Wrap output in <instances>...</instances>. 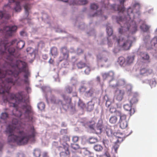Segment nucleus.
Instances as JSON below:
<instances>
[{"mask_svg": "<svg viewBox=\"0 0 157 157\" xmlns=\"http://www.w3.org/2000/svg\"><path fill=\"white\" fill-rule=\"evenodd\" d=\"M1 41L0 46V59H6L11 63L7 67L0 68V94H7L5 96L4 94L3 99L4 102L8 101L10 106L13 107L14 109L13 114L18 117H20L23 114L24 117L29 121H32L33 119L34 112L30 105L26 104L22 106V109L25 111L24 113L18 110L16 103H25L26 100L22 95V92H20L16 94L10 93L9 90L11 85L21 86L23 82L28 84L29 83L28 77L29 73L27 69V64L25 62L17 60L15 64L13 62V57H18L19 54H15V49L10 46L7 47L8 43L7 42L2 43Z\"/></svg>", "mask_w": 157, "mask_h": 157, "instance_id": "nucleus-1", "label": "nucleus"}, {"mask_svg": "<svg viewBox=\"0 0 157 157\" xmlns=\"http://www.w3.org/2000/svg\"><path fill=\"white\" fill-rule=\"evenodd\" d=\"M12 123V124L8 126L6 131V133L10 134L8 138V143H16L19 145H22L27 144L29 141L31 143L35 142L37 132L33 125L22 130H17L16 133L18 134L17 136L12 134L17 130L16 124L17 123V120L13 119Z\"/></svg>", "mask_w": 157, "mask_h": 157, "instance_id": "nucleus-2", "label": "nucleus"}, {"mask_svg": "<svg viewBox=\"0 0 157 157\" xmlns=\"http://www.w3.org/2000/svg\"><path fill=\"white\" fill-rule=\"evenodd\" d=\"M61 96L63 100L56 98L54 95H52L49 99L47 98L46 100L48 102H50L52 104L61 106L66 110L69 109L72 111L75 110V105L72 103L71 98L65 94H62Z\"/></svg>", "mask_w": 157, "mask_h": 157, "instance_id": "nucleus-3", "label": "nucleus"}, {"mask_svg": "<svg viewBox=\"0 0 157 157\" xmlns=\"http://www.w3.org/2000/svg\"><path fill=\"white\" fill-rule=\"evenodd\" d=\"M132 37L121 36L117 38L116 36L113 37L114 41L117 42L118 45H119L124 50L129 49L132 46Z\"/></svg>", "mask_w": 157, "mask_h": 157, "instance_id": "nucleus-4", "label": "nucleus"}, {"mask_svg": "<svg viewBox=\"0 0 157 157\" xmlns=\"http://www.w3.org/2000/svg\"><path fill=\"white\" fill-rule=\"evenodd\" d=\"M117 23L121 25L122 23H124V26H121V28L119 29V33L121 34H122L123 33V29L125 28L127 31L130 30L132 33H135L137 30V26L136 24L133 22H132V24L128 26L129 22L125 23V21L124 19H123L121 17H117Z\"/></svg>", "mask_w": 157, "mask_h": 157, "instance_id": "nucleus-5", "label": "nucleus"}, {"mask_svg": "<svg viewBox=\"0 0 157 157\" xmlns=\"http://www.w3.org/2000/svg\"><path fill=\"white\" fill-rule=\"evenodd\" d=\"M79 91L81 93H84V96L89 98L93 96L95 90L92 87H91L88 89L87 87L84 86H82L79 88Z\"/></svg>", "mask_w": 157, "mask_h": 157, "instance_id": "nucleus-6", "label": "nucleus"}, {"mask_svg": "<svg viewBox=\"0 0 157 157\" xmlns=\"http://www.w3.org/2000/svg\"><path fill=\"white\" fill-rule=\"evenodd\" d=\"M17 27L16 26H13L11 27L6 26L3 28V30L0 31L5 34V36L6 38L9 37L11 36H13V33L15 32L17 29Z\"/></svg>", "mask_w": 157, "mask_h": 157, "instance_id": "nucleus-7", "label": "nucleus"}, {"mask_svg": "<svg viewBox=\"0 0 157 157\" xmlns=\"http://www.w3.org/2000/svg\"><path fill=\"white\" fill-rule=\"evenodd\" d=\"M132 88L130 86V89L128 90V92L129 94L131 93L130 95H129L128 100L131 105L136 103L138 101L137 99L138 94L136 93H132L131 92Z\"/></svg>", "mask_w": 157, "mask_h": 157, "instance_id": "nucleus-8", "label": "nucleus"}, {"mask_svg": "<svg viewBox=\"0 0 157 157\" xmlns=\"http://www.w3.org/2000/svg\"><path fill=\"white\" fill-rule=\"evenodd\" d=\"M60 51L62 53L59 58V61L61 62L64 60H67L69 56V52L66 47L62 48Z\"/></svg>", "mask_w": 157, "mask_h": 157, "instance_id": "nucleus-9", "label": "nucleus"}, {"mask_svg": "<svg viewBox=\"0 0 157 157\" xmlns=\"http://www.w3.org/2000/svg\"><path fill=\"white\" fill-rule=\"evenodd\" d=\"M102 76L104 80H108L109 83H110L114 79V73L112 71H109L108 72L103 74Z\"/></svg>", "mask_w": 157, "mask_h": 157, "instance_id": "nucleus-10", "label": "nucleus"}, {"mask_svg": "<svg viewBox=\"0 0 157 157\" xmlns=\"http://www.w3.org/2000/svg\"><path fill=\"white\" fill-rule=\"evenodd\" d=\"M124 94V90L117 89L115 91L114 98L117 101H121L123 99Z\"/></svg>", "mask_w": 157, "mask_h": 157, "instance_id": "nucleus-11", "label": "nucleus"}, {"mask_svg": "<svg viewBox=\"0 0 157 157\" xmlns=\"http://www.w3.org/2000/svg\"><path fill=\"white\" fill-rule=\"evenodd\" d=\"M29 0H8L9 3L15 2L16 6L14 8L16 12H20L21 10L20 3L22 1H27Z\"/></svg>", "mask_w": 157, "mask_h": 157, "instance_id": "nucleus-12", "label": "nucleus"}, {"mask_svg": "<svg viewBox=\"0 0 157 157\" xmlns=\"http://www.w3.org/2000/svg\"><path fill=\"white\" fill-rule=\"evenodd\" d=\"M16 43V48L17 49L21 50L24 47L25 43L24 41L22 40H20L18 42L17 40L15 39L12 40L11 42V45H13Z\"/></svg>", "mask_w": 157, "mask_h": 157, "instance_id": "nucleus-13", "label": "nucleus"}, {"mask_svg": "<svg viewBox=\"0 0 157 157\" xmlns=\"http://www.w3.org/2000/svg\"><path fill=\"white\" fill-rule=\"evenodd\" d=\"M130 133L128 134H126L125 133H121L120 135L121 136H120L119 133H117L116 135H115V138L117 140L116 143H121L124 140L125 138V137L128 136Z\"/></svg>", "mask_w": 157, "mask_h": 157, "instance_id": "nucleus-14", "label": "nucleus"}, {"mask_svg": "<svg viewBox=\"0 0 157 157\" xmlns=\"http://www.w3.org/2000/svg\"><path fill=\"white\" fill-rule=\"evenodd\" d=\"M152 72V69H147L146 68H142L140 69V74L141 75H148L151 74Z\"/></svg>", "mask_w": 157, "mask_h": 157, "instance_id": "nucleus-15", "label": "nucleus"}, {"mask_svg": "<svg viewBox=\"0 0 157 157\" xmlns=\"http://www.w3.org/2000/svg\"><path fill=\"white\" fill-rule=\"evenodd\" d=\"M125 1V0H121L120 2L121 4H122V6L115 5H114V9L115 10H117L120 12L124 11L125 10V8L123 6V4Z\"/></svg>", "mask_w": 157, "mask_h": 157, "instance_id": "nucleus-16", "label": "nucleus"}, {"mask_svg": "<svg viewBox=\"0 0 157 157\" xmlns=\"http://www.w3.org/2000/svg\"><path fill=\"white\" fill-rule=\"evenodd\" d=\"M132 105L131 104L130 105H129V104H126L124 106V109L125 110L129 111L130 116L133 114L135 112L134 109L132 108Z\"/></svg>", "mask_w": 157, "mask_h": 157, "instance_id": "nucleus-17", "label": "nucleus"}, {"mask_svg": "<svg viewBox=\"0 0 157 157\" xmlns=\"http://www.w3.org/2000/svg\"><path fill=\"white\" fill-rule=\"evenodd\" d=\"M58 52L57 48L55 47H52L50 50V54L54 57L58 55Z\"/></svg>", "mask_w": 157, "mask_h": 157, "instance_id": "nucleus-18", "label": "nucleus"}, {"mask_svg": "<svg viewBox=\"0 0 157 157\" xmlns=\"http://www.w3.org/2000/svg\"><path fill=\"white\" fill-rule=\"evenodd\" d=\"M10 17V15L6 13L5 12L0 11V19L3 18L6 21L8 20Z\"/></svg>", "mask_w": 157, "mask_h": 157, "instance_id": "nucleus-19", "label": "nucleus"}, {"mask_svg": "<svg viewBox=\"0 0 157 157\" xmlns=\"http://www.w3.org/2000/svg\"><path fill=\"white\" fill-rule=\"evenodd\" d=\"M119 65L122 67H125L126 66V59L123 57L121 56L119 57L117 61Z\"/></svg>", "mask_w": 157, "mask_h": 157, "instance_id": "nucleus-20", "label": "nucleus"}, {"mask_svg": "<svg viewBox=\"0 0 157 157\" xmlns=\"http://www.w3.org/2000/svg\"><path fill=\"white\" fill-rule=\"evenodd\" d=\"M24 7L25 10V13L28 16L29 15V10L31 8V5L28 3L26 2L24 6Z\"/></svg>", "mask_w": 157, "mask_h": 157, "instance_id": "nucleus-21", "label": "nucleus"}, {"mask_svg": "<svg viewBox=\"0 0 157 157\" xmlns=\"http://www.w3.org/2000/svg\"><path fill=\"white\" fill-rule=\"evenodd\" d=\"M64 150L65 152H60L59 153L60 157H68L70 154L69 151L67 150V148L65 147Z\"/></svg>", "mask_w": 157, "mask_h": 157, "instance_id": "nucleus-22", "label": "nucleus"}, {"mask_svg": "<svg viewBox=\"0 0 157 157\" xmlns=\"http://www.w3.org/2000/svg\"><path fill=\"white\" fill-rule=\"evenodd\" d=\"M134 59V56H128L125 59L126 65H129L132 63L133 62Z\"/></svg>", "mask_w": 157, "mask_h": 157, "instance_id": "nucleus-23", "label": "nucleus"}, {"mask_svg": "<svg viewBox=\"0 0 157 157\" xmlns=\"http://www.w3.org/2000/svg\"><path fill=\"white\" fill-rule=\"evenodd\" d=\"M66 147L67 148V150L69 151V146L66 143L64 144H63L62 146H58L57 147V148L58 150H59L60 152H65L66 151L64 150L65 149V147Z\"/></svg>", "mask_w": 157, "mask_h": 157, "instance_id": "nucleus-24", "label": "nucleus"}, {"mask_svg": "<svg viewBox=\"0 0 157 157\" xmlns=\"http://www.w3.org/2000/svg\"><path fill=\"white\" fill-rule=\"evenodd\" d=\"M87 142L90 144H93L98 141V139L94 137H90L87 140Z\"/></svg>", "mask_w": 157, "mask_h": 157, "instance_id": "nucleus-25", "label": "nucleus"}, {"mask_svg": "<svg viewBox=\"0 0 157 157\" xmlns=\"http://www.w3.org/2000/svg\"><path fill=\"white\" fill-rule=\"evenodd\" d=\"M94 105L91 101L89 102L87 105V109L88 111H91L94 108Z\"/></svg>", "mask_w": 157, "mask_h": 157, "instance_id": "nucleus-26", "label": "nucleus"}, {"mask_svg": "<svg viewBox=\"0 0 157 157\" xmlns=\"http://www.w3.org/2000/svg\"><path fill=\"white\" fill-rule=\"evenodd\" d=\"M120 127L122 129L125 128L128 126L127 121H119Z\"/></svg>", "mask_w": 157, "mask_h": 157, "instance_id": "nucleus-27", "label": "nucleus"}, {"mask_svg": "<svg viewBox=\"0 0 157 157\" xmlns=\"http://www.w3.org/2000/svg\"><path fill=\"white\" fill-rule=\"evenodd\" d=\"M149 26L144 23L142 24L140 26V29L144 32H147L149 30Z\"/></svg>", "mask_w": 157, "mask_h": 157, "instance_id": "nucleus-28", "label": "nucleus"}, {"mask_svg": "<svg viewBox=\"0 0 157 157\" xmlns=\"http://www.w3.org/2000/svg\"><path fill=\"white\" fill-rule=\"evenodd\" d=\"M102 132V128L101 126L99 125L97 126L94 128V131H92V132L95 133L97 134H100Z\"/></svg>", "mask_w": 157, "mask_h": 157, "instance_id": "nucleus-29", "label": "nucleus"}, {"mask_svg": "<svg viewBox=\"0 0 157 157\" xmlns=\"http://www.w3.org/2000/svg\"><path fill=\"white\" fill-rule=\"evenodd\" d=\"M70 140V137L67 135H65L63 137L60 139V142H63L66 143V142L67 141H69Z\"/></svg>", "mask_w": 157, "mask_h": 157, "instance_id": "nucleus-30", "label": "nucleus"}, {"mask_svg": "<svg viewBox=\"0 0 157 157\" xmlns=\"http://www.w3.org/2000/svg\"><path fill=\"white\" fill-rule=\"evenodd\" d=\"M117 118L116 116H113L110 117L109 119V122L112 124H115L117 122Z\"/></svg>", "mask_w": 157, "mask_h": 157, "instance_id": "nucleus-31", "label": "nucleus"}, {"mask_svg": "<svg viewBox=\"0 0 157 157\" xmlns=\"http://www.w3.org/2000/svg\"><path fill=\"white\" fill-rule=\"evenodd\" d=\"M118 114L120 117L119 121H127L126 115L124 114L121 113L120 112H118Z\"/></svg>", "mask_w": 157, "mask_h": 157, "instance_id": "nucleus-32", "label": "nucleus"}, {"mask_svg": "<svg viewBox=\"0 0 157 157\" xmlns=\"http://www.w3.org/2000/svg\"><path fill=\"white\" fill-rule=\"evenodd\" d=\"M78 107L82 109H84L85 107V104L83 103V101L81 100L80 99L78 103Z\"/></svg>", "mask_w": 157, "mask_h": 157, "instance_id": "nucleus-33", "label": "nucleus"}, {"mask_svg": "<svg viewBox=\"0 0 157 157\" xmlns=\"http://www.w3.org/2000/svg\"><path fill=\"white\" fill-rule=\"evenodd\" d=\"M77 66L78 68L82 69L86 67V65L85 63L81 61L77 63Z\"/></svg>", "mask_w": 157, "mask_h": 157, "instance_id": "nucleus-34", "label": "nucleus"}, {"mask_svg": "<svg viewBox=\"0 0 157 157\" xmlns=\"http://www.w3.org/2000/svg\"><path fill=\"white\" fill-rule=\"evenodd\" d=\"M73 91L72 87L70 86H67L65 89V91L66 93L70 94Z\"/></svg>", "mask_w": 157, "mask_h": 157, "instance_id": "nucleus-35", "label": "nucleus"}, {"mask_svg": "<svg viewBox=\"0 0 157 157\" xmlns=\"http://www.w3.org/2000/svg\"><path fill=\"white\" fill-rule=\"evenodd\" d=\"M33 154L35 157H40L41 155V151L40 150L38 149H35Z\"/></svg>", "mask_w": 157, "mask_h": 157, "instance_id": "nucleus-36", "label": "nucleus"}, {"mask_svg": "<svg viewBox=\"0 0 157 157\" xmlns=\"http://www.w3.org/2000/svg\"><path fill=\"white\" fill-rule=\"evenodd\" d=\"M94 148L95 150L97 151H101L103 149L102 147L99 144H96L94 145Z\"/></svg>", "mask_w": 157, "mask_h": 157, "instance_id": "nucleus-37", "label": "nucleus"}, {"mask_svg": "<svg viewBox=\"0 0 157 157\" xmlns=\"http://www.w3.org/2000/svg\"><path fill=\"white\" fill-rule=\"evenodd\" d=\"M106 31L107 34L109 36H110L113 34V30L112 28L110 27H107Z\"/></svg>", "mask_w": 157, "mask_h": 157, "instance_id": "nucleus-38", "label": "nucleus"}, {"mask_svg": "<svg viewBox=\"0 0 157 157\" xmlns=\"http://www.w3.org/2000/svg\"><path fill=\"white\" fill-rule=\"evenodd\" d=\"M37 107L39 109L42 110L44 109L45 105L44 103L41 102L38 104Z\"/></svg>", "mask_w": 157, "mask_h": 157, "instance_id": "nucleus-39", "label": "nucleus"}, {"mask_svg": "<svg viewBox=\"0 0 157 157\" xmlns=\"http://www.w3.org/2000/svg\"><path fill=\"white\" fill-rule=\"evenodd\" d=\"M141 56L143 59L148 60L149 58V56L148 54L145 53L141 54Z\"/></svg>", "mask_w": 157, "mask_h": 157, "instance_id": "nucleus-40", "label": "nucleus"}, {"mask_svg": "<svg viewBox=\"0 0 157 157\" xmlns=\"http://www.w3.org/2000/svg\"><path fill=\"white\" fill-rule=\"evenodd\" d=\"M8 114L7 113H3L1 114L0 117L2 119L5 120L8 117Z\"/></svg>", "mask_w": 157, "mask_h": 157, "instance_id": "nucleus-41", "label": "nucleus"}, {"mask_svg": "<svg viewBox=\"0 0 157 157\" xmlns=\"http://www.w3.org/2000/svg\"><path fill=\"white\" fill-rule=\"evenodd\" d=\"M88 1L87 0H80L76 4L79 5H84L87 4Z\"/></svg>", "mask_w": 157, "mask_h": 157, "instance_id": "nucleus-42", "label": "nucleus"}, {"mask_svg": "<svg viewBox=\"0 0 157 157\" xmlns=\"http://www.w3.org/2000/svg\"><path fill=\"white\" fill-rule=\"evenodd\" d=\"M71 148L75 150H77L79 148V145L76 144H72L71 145Z\"/></svg>", "mask_w": 157, "mask_h": 157, "instance_id": "nucleus-43", "label": "nucleus"}, {"mask_svg": "<svg viewBox=\"0 0 157 157\" xmlns=\"http://www.w3.org/2000/svg\"><path fill=\"white\" fill-rule=\"evenodd\" d=\"M151 44L152 45L155 46L157 44V37H155L153 38L151 41Z\"/></svg>", "mask_w": 157, "mask_h": 157, "instance_id": "nucleus-44", "label": "nucleus"}, {"mask_svg": "<svg viewBox=\"0 0 157 157\" xmlns=\"http://www.w3.org/2000/svg\"><path fill=\"white\" fill-rule=\"evenodd\" d=\"M98 7V6L95 3L92 4L90 5V8L92 10H96Z\"/></svg>", "mask_w": 157, "mask_h": 157, "instance_id": "nucleus-45", "label": "nucleus"}, {"mask_svg": "<svg viewBox=\"0 0 157 157\" xmlns=\"http://www.w3.org/2000/svg\"><path fill=\"white\" fill-rule=\"evenodd\" d=\"M109 111L111 113L115 112L117 114L118 113V112H119V111H117L116 108L113 107H111L110 108Z\"/></svg>", "mask_w": 157, "mask_h": 157, "instance_id": "nucleus-46", "label": "nucleus"}, {"mask_svg": "<svg viewBox=\"0 0 157 157\" xmlns=\"http://www.w3.org/2000/svg\"><path fill=\"white\" fill-rule=\"evenodd\" d=\"M106 134L109 136H111L112 133V130L110 129H106Z\"/></svg>", "mask_w": 157, "mask_h": 157, "instance_id": "nucleus-47", "label": "nucleus"}, {"mask_svg": "<svg viewBox=\"0 0 157 157\" xmlns=\"http://www.w3.org/2000/svg\"><path fill=\"white\" fill-rule=\"evenodd\" d=\"M60 134L64 136L66 135L67 133V130L65 129H62L60 131Z\"/></svg>", "mask_w": 157, "mask_h": 157, "instance_id": "nucleus-48", "label": "nucleus"}, {"mask_svg": "<svg viewBox=\"0 0 157 157\" xmlns=\"http://www.w3.org/2000/svg\"><path fill=\"white\" fill-rule=\"evenodd\" d=\"M102 10H101L99 11H98L97 12L95 13L92 16V17H94L95 16H98L101 15L102 14Z\"/></svg>", "mask_w": 157, "mask_h": 157, "instance_id": "nucleus-49", "label": "nucleus"}, {"mask_svg": "<svg viewBox=\"0 0 157 157\" xmlns=\"http://www.w3.org/2000/svg\"><path fill=\"white\" fill-rule=\"evenodd\" d=\"M117 143H116V142L115 143L114 145L113 146V148L115 150V152H117V151L119 147V145L117 144Z\"/></svg>", "mask_w": 157, "mask_h": 157, "instance_id": "nucleus-50", "label": "nucleus"}, {"mask_svg": "<svg viewBox=\"0 0 157 157\" xmlns=\"http://www.w3.org/2000/svg\"><path fill=\"white\" fill-rule=\"evenodd\" d=\"M74 143L77 142L78 140V137L77 136H74L72 139Z\"/></svg>", "mask_w": 157, "mask_h": 157, "instance_id": "nucleus-51", "label": "nucleus"}, {"mask_svg": "<svg viewBox=\"0 0 157 157\" xmlns=\"http://www.w3.org/2000/svg\"><path fill=\"white\" fill-rule=\"evenodd\" d=\"M90 71V68L88 66L86 67V68L85 69L84 72L86 74H88Z\"/></svg>", "mask_w": 157, "mask_h": 157, "instance_id": "nucleus-52", "label": "nucleus"}, {"mask_svg": "<svg viewBox=\"0 0 157 157\" xmlns=\"http://www.w3.org/2000/svg\"><path fill=\"white\" fill-rule=\"evenodd\" d=\"M94 124H93L91 125H90L89 126V128L90 129V130L92 131H92H94Z\"/></svg>", "mask_w": 157, "mask_h": 157, "instance_id": "nucleus-53", "label": "nucleus"}, {"mask_svg": "<svg viewBox=\"0 0 157 157\" xmlns=\"http://www.w3.org/2000/svg\"><path fill=\"white\" fill-rule=\"evenodd\" d=\"M130 12L131 13H133V11L130 7L127 10L128 14L129 17L130 16L129 15V14L130 13Z\"/></svg>", "mask_w": 157, "mask_h": 157, "instance_id": "nucleus-54", "label": "nucleus"}, {"mask_svg": "<svg viewBox=\"0 0 157 157\" xmlns=\"http://www.w3.org/2000/svg\"><path fill=\"white\" fill-rule=\"evenodd\" d=\"M42 157H48V153L46 152H44L42 154Z\"/></svg>", "mask_w": 157, "mask_h": 157, "instance_id": "nucleus-55", "label": "nucleus"}, {"mask_svg": "<svg viewBox=\"0 0 157 157\" xmlns=\"http://www.w3.org/2000/svg\"><path fill=\"white\" fill-rule=\"evenodd\" d=\"M48 62L50 64H53L54 62V60L52 58H50L48 61Z\"/></svg>", "mask_w": 157, "mask_h": 157, "instance_id": "nucleus-56", "label": "nucleus"}, {"mask_svg": "<svg viewBox=\"0 0 157 157\" xmlns=\"http://www.w3.org/2000/svg\"><path fill=\"white\" fill-rule=\"evenodd\" d=\"M25 89L27 91V92L29 93V91L31 89L29 86H27L26 87Z\"/></svg>", "mask_w": 157, "mask_h": 157, "instance_id": "nucleus-57", "label": "nucleus"}, {"mask_svg": "<svg viewBox=\"0 0 157 157\" xmlns=\"http://www.w3.org/2000/svg\"><path fill=\"white\" fill-rule=\"evenodd\" d=\"M97 81L99 83L100 82L101 79L99 76H98L96 78Z\"/></svg>", "mask_w": 157, "mask_h": 157, "instance_id": "nucleus-58", "label": "nucleus"}, {"mask_svg": "<svg viewBox=\"0 0 157 157\" xmlns=\"http://www.w3.org/2000/svg\"><path fill=\"white\" fill-rule=\"evenodd\" d=\"M105 155L106 156V157H110L109 154L107 152H106L105 153Z\"/></svg>", "mask_w": 157, "mask_h": 157, "instance_id": "nucleus-59", "label": "nucleus"}, {"mask_svg": "<svg viewBox=\"0 0 157 157\" xmlns=\"http://www.w3.org/2000/svg\"><path fill=\"white\" fill-rule=\"evenodd\" d=\"M73 96L74 97H77V92H74L73 93Z\"/></svg>", "mask_w": 157, "mask_h": 157, "instance_id": "nucleus-60", "label": "nucleus"}, {"mask_svg": "<svg viewBox=\"0 0 157 157\" xmlns=\"http://www.w3.org/2000/svg\"><path fill=\"white\" fill-rule=\"evenodd\" d=\"M25 33L24 31H21L20 33V34L21 36H23Z\"/></svg>", "mask_w": 157, "mask_h": 157, "instance_id": "nucleus-61", "label": "nucleus"}, {"mask_svg": "<svg viewBox=\"0 0 157 157\" xmlns=\"http://www.w3.org/2000/svg\"><path fill=\"white\" fill-rule=\"evenodd\" d=\"M108 44L109 46L110 47L111 46V45H112V44L109 41L108 43Z\"/></svg>", "mask_w": 157, "mask_h": 157, "instance_id": "nucleus-62", "label": "nucleus"}, {"mask_svg": "<svg viewBox=\"0 0 157 157\" xmlns=\"http://www.w3.org/2000/svg\"><path fill=\"white\" fill-rule=\"evenodd\" d=\"M137 6H138L139 7V6H140V5L138 3H136L134 5V6L136 7Z\"/></svg>", "mask_w": 157, "mask_h": 157, "instance_id": "nucleus-63", "label": "nucleus"}, {"mask_svg": "<svg viewBox=\"0 0 157 157\" xmlns=\"http://www.w3.org/2000/svg\"><path fill=\"white\" fill-rule=\"evenodd\" d=\"M31 48H28L26 49V51L28 52H29V50Z\"/></svg>", "mask_w": 157, "mask_h": 157, "instance_id": "nucleus-64", "label": "nucleus"}]
</instances>
